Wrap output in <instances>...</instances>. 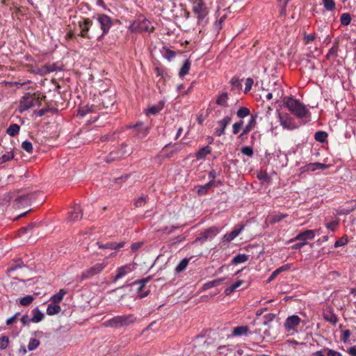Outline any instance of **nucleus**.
<instances>
[{"mask_svg": "<svg viewBox=\"0 0 356 356\" xmlns=\"http://www.w3.org/2000/svg\"><path fill=\"white\" fill-rule=\"evenodd\" d=\"M13 156L14 155L12 152H7L1 157L0 161L1 163H5L13 159Z\"/></svg>", "mask_w": 356, "mask_h": 356, "instance_id": "obj_57", "label": "nucleus"}, {"mask_svg": "<svg viewBox=\"0 0 356 356\" xmlns=\"http://www.w3.org/2000/svg\"><path fill=\"white\" fill-rule=\"evenodd\" d=\"M284 104L287 108L298 118H308L310 116V112L306 106L298 99L293 97L284 98Z\"/></svg>", "mask_w": 356, "mask_h": 356, "instance_id": "obj_1", "label": "nucleus"}, {"mask_svg": "<svg viewBox=\"0 0 356 356\" xmlns=\"http://www.w3.org/2000/svg\"><path fill=\"white\" fill-rule=\"evenodd\" d=\"M66 293L67 291L65 289H60L59 292L52 296L50 300L54 304L58 305L63 300V297Z\"/></svg>", "mask_w": 356, "mask_h": 356, "instance_id": "obj_30", "label": "nucleus"}, {"mask_svg": "<svg viewBox=\"0 0 356 356\" xmlns=\"http://www.w3.org/2000/svg\"><path fill=\"white\" fill-rule=\"evenodd\" d=\"M236 237H237L236 236H235V234H234V232L232 231L230 232L229 233H227L226 234L225 236H224V239L227 241V242H230L232 241H233Z\"/></svg>", "mask_w": 356, "mask_h": 356, "instance_id": "obj_60", "label": "nucleus"}, {"mask_svg": "<svg viewBox=\"0 0 356 356\" xmlns=\"http://www.w3.org/2000/svg\"><path fill=\"white\" fill-rule=\"evenodd\" d=\"M325 350H327V356H342V355L336 350L326 348Z\"/></svg>", "mask_w": 356, "mask_h": 356, "instance_id": "obj_64", "label": "nucleus"}, {"mask_svg": "<svg viewBox=\"0 0 356 356\" xmlns=\"http://www.w3.org/2000/svg\"><path fill=\"white\" fill-rule=\"evenodd\" d=\"M190 68H191V62L189 60H186L184 62V65H182V67H181V69L179 72V76L183 77L185 75L188 74V72L190 70Z\"/></svg>", "mask_w": 356, "mask_h": 356, "instance_id": "obj_34", "label": "nucleus"}, {"mask_svg": "<svg viewBox=\"0 0 356 356\" xmlns=\"http://www.w3.org/2000/svg\"><path fill=\"white\" fill-rule=\"evenodd\" d=\"M220 282V280H213L211 282H209L207 283H205L204 285H203V289H210V288H213L217 285H218Z\"/></svg>", "mask_w": 356, "mask_h": 356, "instance_id": "obj_53", "label": "nucleus"}, {"mask_svg": "<svg viewBox=\"0 0 356 356\" xmlns=\"http://www.w3.org/2000/svg\"><path fill=\"white\" fill-rule=\"evenodd\" d=\"M250 333V329L248 326H238L233 329L231 337H241L246 336Z\"/></svg>", "mask_w": 356, "mask_h": 356, "instance_id": "obj_21", "label": "nucleus"}, {"mask_svg": "<svg viewBox=\"0 0 356 356\" xmlns=\"http://www.w3.org/2000/svg\"><path fill=\"white\" fill-rule=\"evenodd\" d=\"M232 117L225 116L222 120L217 122L218 127L215 129V135L216 136H221L225 134L227 127L230 124Z\"/></svg>", "mask_w": 356, "mask_h": 356, "instance_id": "obj_11", "label": "nucleus"}, {"mask_svg": "<svg viewBox=\"0 0 356 356\" xmlns=\"http://www.w3.org/2000/svg\"><path fill=\"white\" fill-rule=\"evenodd\" d=\"M244 228H245V225H243V224L237 225L234 226V227L232 229V232H234L235 236H238L243 232Z\"/></svg>", "mask_w": 356, "mask_h": 356, "instance_id": "obj_55", "label": "nucleus"}, {"mask_svg": "<svg viewBox=\"0 0 356 356\" xmlns=\"http://www.w3.org/2000/svg\"><path fill=\"white\" fill-rule=\"evenodd\" d=\"M31 195H21L16 198L15 200V206L17 208H20L22 207L28 206L31 204Z\"/></svg>", "mask_w": 356, "mask_h": 356, "instance_id": "obj_20", "label": "nucleus"}, {"mask_svg": "<svg viewBox=\"0 0 356 356\" xmlns=\"http://www.w3.org/2000/svg\"><path fill=\"white\" fill-rule=\"evenodd\" d=\"M347 243H348L347 238L342 237V238H339V240H337L334 243V248H339V247L345 245Z\"/></svg>", "mask_w": 356, "mask_h": 356, "instance_id": "obj_59", "label": "nucleus"}, {"mask_svg": "<svg viewBox=\"0 0 356 356\" xmlns=\"http://www.w3.org/2000/svg\"><path fill=\"white\" fill-rule=\"evenodd\" d=\"M96 24L101 30L103 35L108 33L111 26L113 24V19L108 15L102 13L97 14L96 17H93Z\"/></svg>", "mask_w": 356, "mask_h": 356, "instance_id": "obj_4", "label": "nucleus"}, {"mask_svg": "<svg viewBox=\"0 0 356 356\" xmlns=\"http://www.w3.org/2000/svg\"><path fill=\"white\" fill-rule=\"evenodd\" d=\"M176 56V53L172 51V50H170L169 49H164V53H163V56L168 60H171L172 58H174Z\"/></svg>", "mask_w": 356, "mask_h": 356, "instance_id": "obj_48", "label": "nucleus"}, {"mask_svg": "<svg viewBox=\"0 0 356 356\" xmlns=\"http://www.w3.org/2000/svg\"><path fill=\"white\" fill-rule=\"evenodd\" d=\"M106 266V264L104 263H97L95 264L82 273L81 280L88 279L91 277L99 274L103 271Z\"/></svg>", "mask_w": 356, "mask_h": 356, "instance_id": "obj_7", "label": "nucleus"}, {"mask_svg": "<svg viewBox=\"0 0 356 356\" xmlns=\"http://www.w3.org/2000/svg\"><path fill=\"white\" fill-rule=\"evenodd\" d=\"M188 263H189V260L186 258L185 259H183L179 263V264L176 266V272L177 273H181V272H183L187 267V266L188 265Z\"/></svg>", "mask_w": 356, "mask_h": 356, "instance_id": "obj_40", "label": "nucleus"}, {"mask_svg": "<svg viewBox=\"0 0 356 356\" xmlns=\"http://www.w3.org/2000/svg\"><path fill=\"white\" fill-rule=\"evenodd\" d=\"M33 297L32 296H26L20 299L19 303L22 306H28L29 305L33 300Z\"/></svg>", "mask_w": 356, "mask_h": 356, "instance_id": "obj_46", "label": "nucleus"}, {"mask_svg": "<svg viewBox=\"0 0 356 356\" xmlns=\"http://www.w3.org/2000/svg\"><path fill=\"white\" fill-rule=\"evenodd\" d=\"M250 114V111L247 107H241L236 112V115L240 119H243L244 118L248 116Z\"/></svg>", "mask_w": 356, "mask_h": 356, "instance_id": "obj_39", "label": "nucleus"}, {"mask_svg": "<svg viewBox=\"0 0 356 356\" xmlns=\"http://www.w3.org/2000/svg\"><path fill=\"white\" fill-rule=\"evenodd\" d=\"M350 336V331L349 330H346L342 332V334L340 337V339L343 343H346L348 341Z\"/></svg>", "mask_w": 356, "mask_h": 356, "instance_id": "obj_56", "label": "nucleus"}, {"mask_svg": "<svg viewBox=\"0 0 356 356\" xmlns=\"http://www.w3.org/2000/svg\"><path fill=\"white\" fill-rule=\"evenodd\" d=\"M40 104L41 100L39 94L26 92L19 102V112L22 113L35 105L40 106Z\"/></svg>", "mask_w": 356, "mask_h": 356, "instance_id": "obj_3", "label": "nucleus"}, {"mask_svg": "<svg viewBox=\"0 0 356 356\" xmlns=\"http://www.w3.org/2000/svg\"><path fill=\"white\" fill-rule=\"evenodd\" d=\"M257 124V115H252L248 124L243 128V131L238 136L239 138H242L244 136L247 135L251 130H252Z\"/></svg>", "mask_w": 356, "mask_h": 356, "instance_id": "obj_17", "label": "nucleus"}, {"mask_svg": "<svg viewBox=\"0 0 356 356\" xmlns=\"http://www.w3.org/2000/svg\"><path fill=\"white\" fill-rule=\"evenodd\" d=\"M33 312V316L31 318V322L33 323H39L41 321L43 320L44 316V314L40 311L38 308H35L32 311Z\"/></svg>", "mask_w": 356, "mask_h": 356, "instance_id": "obj_31", "label": "nucleus"}, {"mask_svg": "<svg viewBox=\"0 0 356 356\" xmlns=\"http://www.w3.org/2000/svg\"><path fill=\"white\" fill-rule=\"evenodd\" d=\"M241 151L243 154L246 155L250 157L252 156V155L254 154L252 148L250 146L243 147L241 148Z\"/></svg>", "mask_w": 356, "mask_h": 356, "instance_id": "obj_50", "label": "nucleus"}, {"mask_svg": "<svg viewBox=\"0 0 356 356\" xmlns=\"http://www.w3.org/2000/svg\"><path fill=\"white\" fill-rule=\"evenodd\" d=\"M101 97L102 104L104 108H108L111 106H113L114 102H115L114 97H108L106 93L101 95Z\"/></svg>", "mask_w": 356, "mask_h": 356, "instance_id": "obj_28", "label": "nucleus"}, {"mask_svg": "<svg viewBox=\"0 0 356 356\" xmlns=\"http://www.w3.org/2000/svg\"><path fill=\"white\" fill-rule=\"evenodd\" d=\"M60 311H61L60 306H59L58 305H56V304H54V305L50 304L47 307V314L49 316H53V315L60 313Z\"/></svg>", "mask_w": 356, "mask_h": 356, "instance_id": "obj_32", "label": "nucleus"}, {"mask_svg": "<svg viewBox=\"0 0 356 356\" xmlns=\"http://www.w3.org/2000/svg\"><path fill=\"white\" fill-rule=\"evenodd\" d=\"M60 70H61V67L58 66L56 63H47L44 65L41 69L42 72L44 74H48Z\"/></svg>", "mask_w": 356, "mask_h": 356, "instance_id": "obj_24", "label": "nucleus"}, {"mask_svg": "<svg viewBox=\"0 0 356 356\" xmlns=\"http://www.w3.org/2000/svg\"><path fill=\"white\" fill-rule=\"evenodd\" d=\"M338 225H339V222L337 220H334V221L326 223L325 226L328 229H330L332 232H334L336 230V228L338 226Z\"/></svg>", "mask_w": 356, "mask_h": 356, "instance_id": "obj_58", "label": "nucleus"}, {"mask_svg": "<svg viewBox=\"0 0 356 356\" xmlns=\"http://www.w3.org/2000/svg\"><path fill=\"white\" fill-rule=\"evenodd\" d=\"M254 83V81L252 78H248L246 79L245 80V93H248L252 88V86Z\"/></svg>", "mask_w": 356, "mask_h": 356, "instance_id": "obj_54", "label": "nucleus"}, {"mask_svg": "<svg viewBox=\"0 0 356 356\" xmlns=\"http://www.w3.org/2000/svg\"><path fill=\"white\" fill-rule=\"evenodd\" d=\"M129 29L134 32H152L154 28L151 26V22L149 20L143 19L134 21L130 25Z\"/></svg>", "mask_w": 356, "mask_h": 356, "instance_id": "obj_6", "label": "nucleus"}, {"mask_svg": "<svg viewBox=\"0 0 356 356\" xmlns=\"http://www.w3.org/2000/svg\"><path fill=\"white\" fill-rule=\"evenodd\" d=\"M193 13L197 15L198 23H202L204 22L206 17L207 16L209 11L206 4L202 0H195L193 2L192 7Z\"/></svg>", "mask_w": 356, "mask_h": 356, "instance_id": "obj_5", "label": "nucleus"}, {"mask_svg": "<svg viewBox=\"0 0 356 356\" xmlns=\"http://www.w3.org/2000/svg\"><path fill=\"white\" fill-rule=\"evenodd\" d=\"M136 321L134 314L115 316L113 318L105 321L102 325L105 327L119 329L122 327L129 326Z\"/></svg>", "mask_w": 356, "mask_h": 356, "instance_id": "obj_2", "label": "nucleus"}, {"mask_svg": "<svg viewBox=\"0 0 356 356\" xmlns=\"http://www.w3.org/2000/svg\"><path fill=\"white\" fill-rule=\"evenodd\" d=\"M152 279V276H148L144 279H141L140 280H138L136 282H135V284H138L139 286L138 288L137 289V291L138 293H139V296L140 298H144V297H146L148 294H149V291H144L143 292V288L145 287V286L149 282H150V280Z\"/></svg>", "mask_w": 356, "mask_h": 356, "instance_id": "obj_15", "label": "nucleus"}, {"mask_svg": "<svg viewBox=\"0 0 356 356\" xmlns=\"http://www.w3.org/2000/svg\"><path fill=\"white\" fill-rule=\"evenodd\" d=\"M301 170L303 172H307V171L314 172V171H315L316 170V167H315L314 163H309L306 164L303 167H302L301 168Z\"/></svg>", "mask_w": 356, "mask_h": 356, "instance_id": "obj_52", "label": "nucleus"}, {"mask_svg": "<svg viewBox=\"0 0 356 356\" xmlns=\"http://www.w3.org/2000/svg\"><path fill=\"white\" fill-rule=\"evenodd\" d=\"M324 319L330 323L335 325L338 322L337 316L332 311H327L323 314Z\"/></svg>", "mask_w": 356, "mask_h": 356, "instance_id": "obj_29", "label": "nucleus"}, {"mask_svg": "<svg viewBox=\"0 0 356 356\" xmlns=\"http://www.w3.org/2000/svg\"><path fill=\"white\" fill-rule=\"evenodd\" d=\"M22 147L24 150H25L28 153H29V154L33 153V145L31 142L27 141V140L24 141L22 143Z\"/></svg>", "mask_w": 356, "mask_h": 356, "instance_id": "obj_47", "label": "nucleus"}, {"mask_svg": "<svg viewBox=\"0 0 356 356\" xmlns=\"http://www.w3.org/2000/svg\"><path fill=\"white\" fill-rule=\"evenodd\" d=\"M20 127L17 124H10L6 130V133L10 136H15L19 131Z\"/></svg>", "mask_w": 356, "mask_h": 356, "instance_id": "obj_35", "label": "nucleus"}, {"mask_svg": "<svg viewBox=\"0 0 356 356\" xmlns=\"http://www.w3.org/2000/svg\"><path fill=\"white\" fill-rule=\"evenodd\" d=\"M211 149L209 145L202 147L196 152V159L197 160L204 159L208 154H211Z\"/></svg>", "mask_w": 356, "mask_h": 356, "instance_id": "obj_25", "label": "nucleus"}, {"mask_svg": "<svg viewBox=\"0 0 356 356\" xmlns=\"http://www.w3.org/2000/svg\"><path fill=\"white\" fill-rule=\"evenodd\" d=\"M133 129L134 134L140 138H145L149 132V127L145 125L143 122H138L134 125L129 126Z\"/></svg>", "mask_w": 356, "mask_h": 356, "instance_id": "obj_9", "label": "nucleus"}, {"mask_svg": "<svg viewBox=\"0 0 356 356\" xmlns=\"http://www.w3.org/2000/svg\"><path fill=\"white\" fill-rule=\"evenodd\" d=\"M340 22L341 24L348 26L351 22V17L349 13H345L341 15Z\"/></svg>", "mask_w": 356, "mask_h": 356, "instance_id": "obj_43", "label": "nucleus"}, {"mask_svg": "<svg viewBox=\"0 0 356 356\" xmlns=\"http://www.w3.org/2000/svg\"><path fill=\"white\" fill-rule=\"evenodd\" d=\"M134 266L131 264L119 267L115 276L113 277V282H116L118 280L134 271Z\"/></svg>", "mask_w": 356, "mask_h": 356, "instance_id": "obj_12", "label": "nucleus"}, {"mask_svg": "<svg viewBox=\"0 0 356 356\" xmlns=\"http://www.w3.org/2000/svg\"><path fill=\"white\" fill-rule=\"evenodd\" d=\"M147 196H141L138 197L134 203L135 206L137 207H143L147 202Z\"/></svg>", "mask_w": 356, "mask_h": 356, "instance_id": "obj_51", "label": "nucleus"}, {"mask_svg": "<svg viewBox=\"0 0 356 356\" xmlns=\"http://www.w3.org/2000/svg\"><path fill=\"white\" fill-rule=\"evenodd\" d=\"M300 321L301 320L298 316L292 315L286 319L284 327L288 332L294 330L300 325Z\"/></svg>", "mask_w": 356, "mask_h": 356, "instance_id": "obj_13", "label": "nucleus"}, {"mask_svg": "<svg viewBox=\"0 0 356 356\" xmlns=\"http://www.w3.org/2000/svg\"><path fill=\"white\" fill-rule=\"evenodd\" d=\"M322 3L327 11H332L336 8L334 0H322Z\"/></svg>", "mask_w": 356, "mask_h": 356, "instance_id": "obj_37", "label": "nucleus"}, {"mask_svg": "<svg viewBox=\"0 0 356 356\" xmlns=\"http://www.w3.org/2000/svg\"><path fill=\"white\" fill-rule=\"evenodd\" d=\"M40 341L36 339H31L29 341L27 348L29 350H35L40 345Z\"/></svg>", "mask_w": 356, "mask_h": 356, "instance_id": "obj_42", "label": "nucleus"}, {"mask_svg": "<svg viewBox=\"0 0 356 356\" xmlns=\"http://www.w3.org/2000/svg\"><path fill=\"white\" fill-rule=\"evenodd\" d=\"M248 259V255L245 254H238L232 259V262L234 264H241L247 261Z\"/></svg>", "mask_w": 356, "mask_h": 356, "instance_id": "obj_33", "label": "nucleus"}, {"mask_svg": "<svg viewBox=\"0 0 356 356\" xmlns=\"http://www.w3.org/2000/svg\"><path fill=\"white\" fill-rule=\"evenodd\" d=\"M230 83L232 84V86H233V88H234V89L241 90L242 88V84L238 78L233 77L230 80Z\"/></svg>", "mask_w": 356, "mask_h": 356, "instance_id": "obj_49", "label": "nucleus"}, {"mask_svg": "<svg viewBox=\"0 0 356 356\" xmlns=\"http://www.w3.org/2000/svg\"><path fill=\"white\" fill-rule=\"evenodd\" d=\"M229 96L227 92L220 94L216 99V104L222 107H228Z\"/></svg>", "mask_w": 356, "mask_h": 356, "instance_id": "obj_27", "label": "nucleus"}, {"mask_svg": "<svg viewBox=\"0 0 356 356\" xmlns=\"http://www.w3.org/2000/svg\"><path fill=\"white\" fill-rule=\"evenodd\" d=\"M314 236V231L312 229H308L298 234L294 238L291 239V241H300V242H306L307 240L313 239Z\"/></svg>", "mask_w": 356, "mask_h": 356, "instance_id": "obj_16", "label": "nucleus"}, {"mask_svg": "<svg viewBox=\"0 0 356 356\" xmlns=\"http://www.w3.org/2000/svg\"><path fill=\"white\" fill-rule=\"evenodd\" d=\"M164 106V102L163 101L159 102L156 105L152 106L146 111L147 115H156L159 113Z\"/></svg>", "mask_w": 356, "mask_h": 356, "instance_id": "obj_26", "label": "nucleus"}, {"mask_svg": "<svg viewBox=\"0 0 356 356\" xmlns=\"http://www.w3.org/2000/svg\"><path fill=\"white\" fill-rule=\"evenodd\" d=\"M243 283V281L242 280H238L237 282H236L235 283L232 284L231 286H229L227 289H226V293L227 294H229L232 292H234L237 288H238L239 286H241L242 285V284Z\"/></svg>", "mask_w": 356, "mask_h": 356, "instance_id": "obj_44", "label": "nucleus"}, {"mask_svg": "<svg viewBox=\"0 0 356 356\" xmlns=\"http://www.w3.org/2000/svg\"><path fill=\"white\" fill-rule=\"evenodd\" d=\"M79 27L80 33L77 35L83 38L89 39L90 30L92 26V19L90 18H83V20L79 21Z\"/></svg>", "mask_w": 356, "mask_h": 356, "instance_id": "obj_8", "label": "nucleus"}, {"mask_svg": "<svg viewBox=\"0 0 356 356\" xmlns=\"http://www.w3.org/2000/svg\"><path fill=\"white\" fill-rule=\"evenodd\" d=\"M97 245L99 248L102 249H110V250H118L124 245V242L115 243V242H109L105 244H99L97 243Z\"/></svg>", "mask_w": 356, "mask_h": 356, "instance_id": "obj_22", "label": "nucleus"}, {"mask_svg": "<svg viewBox=\"0 0 356 356\" xmlns=\"http://www.w3.org/2000/svg\"><path fill=\"white\" fill-rule=\"evenodd\" d=\"M278 118L280 124L283 127V128L289 130H292L297 128V126L295 124L293 118L289 116L288 114L282 115L281 113H279Z\"/></svg>", "mask_w": 356, "mask_h": 356, "instance_id": "obj_10", "label": "nucleus"}, {"mask_svg": "<svg viewBox=\"0 0 356 356\" xmlns=\"http://www.w3.org/2000/svg\"><path fill=\"white\" fill-rule=\"evenodd\" d=\"M9 344V337L7 336L0 337V349L5 350Z\"/></svg>", "mask_w": 356, "mask_h": 356, "instance_id": "obj_45", "label": "nucleus"}, {"mask_svg": "<svg viewBox=\"0 0 356 356\" xmlns=\"http://www.w3.org/2000/svg\"><path fill=\"white\" fill-rule=\"evenodd\" d=\"M287 216H288L287 213L275 214L271 216L270 222L272 223H277V222H280L282 220H283L284 218H285Z\"/></svg>", "mask_w": 356, "mask_h": 356, "instance_id": "obj_41", "label": "nucleus"}, {"mask_svg": "<svg viewBox=\"0 0 356 356\" xmlns=\"http://www.w3.org/2000/svg\"><path fill=\"white\" fill-rule=\"evenodd\" d=\"M19 315V313L15 314L14 316L10 317L6 320V325H11L17 321V316Z\"/></svg>", "mask_w": 356, "mask_h": 356, "instance_id": "obj_62", "label": "nucleus"}, {"mask_svg": "<svg viewBox=\"0 0 356 356\" xmlns=\"http://www.w3.org/2000/svg\"><path fill=\"white\" fill-rule=\"evenodd\" d=\"M82 218V210L80 206L76 205L73 207L67 218L68 221L76 222Z\"/></svg>", "mask_w": 356, "mask_h": 356, "instance_id": "obj_18", "label": "nucleus"}, {"mask_svg": "<svg viewBox=\"0 0 356 356\" xmlns=\"http://www.w3.org/2000/svg\"><path fill=\"white\" fill-rule=\"evenodd\" d=\"M327 134L323 131H318L314 134V138L316 141L323 143L327 138Z\"/></svg>", "mask_w": 356, "mask_h": 356, "instance_id": "obj_38", "label": "nucleus"}, {"mask_svg": "<svg viewBox=\"0 0 356 356\" xmlns=\"http://www.w3.org/2000/svg\"><path fill=\"white\" fill-rule=\"evenodd\" d=\"M229 348L227 346H220L217 351L219 354H225L227 355V352L229 351Z\"/></svg>", "mask_w": 356, "mask_h": 356, "instance_id": "obj_63", "label": "nucleus"}, {"mask_svg": "<svg viewBox=\"0 0 356 356\" xmlns=\"http://www.w3.org/2000/svg\"><path fill=\"white\" fill-rule=\"evenodd\" d=\"M339 48V42L335 41L332 45V47L329 49L328 53L326 55L327 58H330V57H336L337 56Z\"/></svg>", "mask_w": 356, "mask_h": 356, "instance_id": "obj_36", "label": "nucleus"}, {"mask_svg": "<svg viewBox=\"0 0 356 356\" xmlns=\"http://www.w3.org/2000/svg\"><path fill=\"white\" fill-rule=\"evenodd\" d=\"M219 233V229L216 227H211L201 232L196 241L211 239Z\"/></svg>", "mask_w": 356, "mask_h": 356, "instance_id": "obj_14", "label": "nucleus"}, {"mask_svg": "<svg viewBox=\"0 0 356 356\" xmlns=\"http://www.w3.org/2000/svg\"><path fill=\"white\" fill-rule=\"evenodd\" d=\"M34 223L29 224L27 227H22L19 230V234H24L28 230H31L34 227Z\"/></svg>", "mask_w": 356, "mask_h": 356, "instance_id": "obj_61", "label": "nucleus"}, {"mask_svg": "<svg viewBox=\"0 0 356 356\" xmlns=\"http://www.w3.org/2000/svg\"><path fill=\"white\" fill-rule=\"evenodd\" d=\"M89 36H90V38H89L90 40L93 39V38H97V40H101L104 38V35H103L101 30L99 29L97 24L94 23L92 21V26H91L90 30Z\"/></svg>", "mask_w": 356, "mask_h": 356, "instance_id": "obj_19", "label": "nucleus"}, {"mask_svg": "<svg viewBox=\"0 0 356 356\" xmlns=\"http://www.w3.org/2000/svg\"><path fill=\"white\" fill-rule=\"evenodd\" d=\"M124 155L122 149H116L112 151L106 158L105 161L107 163L113 162L120 159Z\"/></svg>", "mask_w": 356, "mask_h": 356, "instance_id": "obj_23", "label": "nucleus"}]
</instances>
